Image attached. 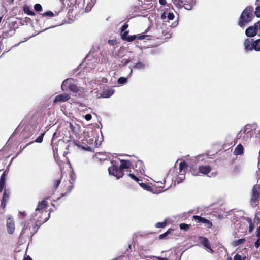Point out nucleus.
Wrapping results in <instances>:
<instances>
[{
    "label": "nucleus",
    "mask_w": 260,
    "mask_h": 260,
    "mask_svg": "<svg viewBox=\"0 0 260 260\" xmlns=\"http://www.w3.org/2000/svg\"><path fill=\"white\" fill-rule=\"evenodd\" d=\"M120 162V166L113 165L108 169L109 174L116 177L118 179L122 178L124 175L123 169H128L132 165L131 162L129 160L121 159Z\"/></svg>",
    "instance_id": "1"
},
{
    "label": "nucleus",
    "mask_w": 260,
    "mask_h": 260,
    "mask_svg": "<svg viewBox=\"0 0 260 260\" xmlns=\"http://www.w3.org/2000/svg\"><path fill=\"white\" fill-rule=\"evenodd\" d=\"M50 214H48V216L46 217L43 222H41L40 220L36 221L35 224L33 226V228H31V224L29 222H26L24 223V227L21 232V235H24L25 236H29L31 237L38 230L39 226L43 223L46 222L48 219L50 218Z\"/></svg>",
    "instance_id": "2"
},
{
    "label": "nucleus",
    "mask_w": 260,
    "mask_h": 260,
    "mask_svg": "<svg viewBox=\"0 0 260 260\" xmlns=\"http://www.w3.org/2000/svg\"><path fill=\"white\" fill-rule=\"evenodd\" d=\"M253 8L249 6L242 12L239 22L240 27L244 28L246 24L252 20L253 16Z\"/></svg>",
    "instance_id": "3"
},
{
    "label": "nucleus",
    "mask_w": 260,
    "mask_h": 260,
    "mask_svg": "<svg viewBox=\"0 0 260 260\" xmlns=\"http://www.w3.org/2000/svg\"><path fill=\"white\" fill-rule=\"evenodd\" d=\"M74 79L73 78H68L64 80L61 84V89L64 90L66 87H68L70 91L77 93L78 92H83L84 89L82 87H78L76 84L74 83Z\"/></svg>",
    "instance_id": "4"
},
{
    "label": "nucleus",
    "mask_w": 260,
    "mask_h": 260,
    "mask_svg": "<svg viewBox=\"0 0 260 260\" xmlns=\"http://www.w3.org/2000/svg\"><path fill=\"white\" fill-rule=\"evenodd\" d=\"M260 196V185H255L252 188L250 205L252 207L257 206L259 204Z\"/></svg>",
    "instance_id": "5"
},
{
    "label": "nucleus",
    "mask_w": 260,
    "mask_h": 260,
    "mask_svg": "<svg viewBox=\"0 0 260 260\" xmlns=\"http://www.w3.org/2000/svg\"><path fill=\"white\" fill-rule=\"evenodd\" d=\"M260 29V22L258 21L254 25L248 27L245 30L246 35L248 37L255 36L257 31Z\"/></svg>",
    "instance_id": "6"
},
{
    "label": "nucleus",
    "mask_w": 260,
    "mask_h": 260,
    "mask_svg": "<svg viewBox=\"0 0 260 260\" xmlns=\"http://www.w3.org/2000/svg\"><path fill=\"white\" fill-rule=\"evenodd\" d=\"M47 202L46 200H43L41 202H39L38 205L35 210V212L33 213L32 215V216L35 217L37 216L38 214V213H43L44 210L43 209H45L47 207Z\"/></svg>",
    "instance_id": "7"
},
{
    "label": "nucleus",
    "mask_w": 260,
    "mask_h": 260,
    "mask_svg": "<svg viewBox=\"0 0 260 260\" xmlns=\"http://www.w3.org/2000/svg\"><path fill=\"white\" fill-rule=\"evenodd\" d=\"M193 219L197 221V222L203 223L204 224V225L207 228L210 229L212 226V223L210 220L206 219L203 217H202L200 216L194 215L193 216Z\"/></svg>",
    "instance_id": "8"
},
{
    "label": "nucleus",
    "mask_w": 260,
    "mask_h": 260,
    "mask_svg": "<svg viewBox=\"0 0 260 260\" xmlns=\"http://www.w3.org/2000/svg\"><path fill=\"white\" fill-rule=\"evenodd\" d=\"M200 243L204 246L211 253H213V250L211 249L210 246V243L209 240L205 237L200 236L199 238Z\"/></svg>",
    "instance_id": "9"
},
{
    "label": "nucleus",
    "mask_w": 260,
    "mask_h": 260,
    "mask_svg": "<svg viewBox=\"0 0 260 260\" xmlns=\"http://www.w3.org/2000/svg\"><path fill=\"white\" fill-rule=\"evenodd\" d=\"M6 226L8 232L10 234H13L15 230V225L13 219L12 217H9L7 219Z\"/></svg>",
    "instance_id": "10"
},
{
    "label": "nucleus",
    "mask_w": 260,
    "mask_h": 260,
    "mask_svg": "<svg viewBox=\"0 0 260 260\" xmlns=\"http://www.w3.org/2000/svg\"><path fill=\"white\" fill-rule=\"evenodd\" d=\"M114 93V90L113 89H107L105 90L102 93H98V91L95 92L96 94V96L97 98H108L111 96Z\"/></svg>",
    "instance_id": "11"
},
{
    "label": "nucleus",
    "mask_w": 260,
    "mask_h": 260,
    "mask_svg": "<svg viewBox=\"0 0 260 260\" xmlns=\"http://www.w3.org/2000/svg\"><path fill=\"white\" fill-rule=\"evenodd\" d=\"M254 40L252 39H246L244 43V47L245 51H252L253 50V43Z\"/></svg>",
    "instance_id": "12"
},
{
    "label": "nucleus",
    "mask_w": 260,
    "mask_h": 260,
    "mask_svg": "<svg viewBox=\"0 0 260 260\" xmlns=\"http://www.w3.org/2000/svg\"><path fill=\"white\" fill-rule=\"evenodd\" d=\"M70 99V95L68 94H62L56 95L53 101V103L64 102Z\"/></svg>",
    "instance_id": "13"
},
{
    "label": "nucleus",
    "mask_w": 260,
    "mask_h": 260,
    "mask_svg": "<svg viewBox=\"0 0 260 260\" xmlns=\"http://www.w3.org/2000/svg\"><path fill=\"white\" fill-rule=\"evenodd\" d=\"M195 3V0H182V7L189 10L192 9Z\"/></svg>",
    "instance_id": "14"
},
{
    "label": "nucleus",
    "mask_w": 260,
    "mask_h": 260,
    "mask_svg": "<svg viewBox=\"0 0 260 260\" xmlns=\"http://www.w3.org/2000/svg\"><path fill=\"white\" fill-rule=\"evenodd\" d=\"M161 18L164 21L166 22L168 20H173L174 18V15L173 13L165 12L161 14Z\"/></svg>",
    "instance_id": "15"
},
{
    "label": "nucleus",
    "mask_w": 260,
    "mask_h": 260,
    "mask_svg": "<svg viewBox=\"0 0 260 260\" xmlns=\"http://www.w3.org/2000/svg\"><path fill=\"white\" fill-rule=\"evenodd\" d=\"M199 170L200 173L207 175L211 170V168L209 166H199Z\"/></svg>",
    "instance_id": "16"
},
{
    "label": "nucleus",
    "mask_w": 260,
    "mask_h": 260,
    "mask_svg": "<svg viewBox=\"0 0 260 260\" xmlns=\"http://www.w3.org/2000/svg\"><path fill=\"white\" fill-rule=\"evenodd\" d=\"M144 166L143 162L141 160H138L136 164V171L142 173V172L144 171Z\"/></svg>",
    "instance_id": "17"
},
{
    "label": "nucleus",
    "mask_w": 260,
    "mask_h": 260,
    "mask_svg": "<svg viewBox=\"0 0 260 260\" xmlns=\"http://www.w3.org/2000/svg\"><path fill=\"white\" fill-rule=\"evenodd\" d=\"M243 153V147L241 144H238L237 146L235 149L234 153V154L238 155H241Z\"/></svg>",
    "instance_id": "18"
},
{
    "label": "nucleus",
    "mask_w": 260,
    "mask_h": 260,
    "mask_svg": "<svg viewBox=\"0 0 260 260\" xmlns=\"http://www.w3.org/2000/svg\"><path fill=\"white\" fill-rule=\"evenodd\" d=\"M93 83L95 84V85L96 84L98 86L99 85H101V78H97L94 80H92L90 83V85L92 88H93L94 89H97L96 86L93 85Z\"/></svg>",
    "instance_id": "19"
},
{
    "label": "nucleus",
    "mask_w": 260,
    "mask_h": 260,
    "mask_svg": "<svg viewBox=\"0 0 260 260\" xmlns=\"http://www.w3.org/2000/svg\"><path fill=\"white\" fill-rule=\"evenodd\" d=\"M95 2V0H86L84 1V3H86L87 6L86 7V10L89 11L94 6Z\"/></svg>",
    "instance_id": "20"
},
{
    "label": "nucleus",
    "mask_w": 260,
    "mask_h": 260,
    "mask_svg": "<svg viewBox=\"0 0 260 260\" xmlns=\"http://www.w3.org/2000/svg\"><path fill=\"white\" fill-rule=\"evenodd\" d=\"M147 66V63L145 62H139L135 64L133 68H137L138 69H144Z\"/></svg>",
    "instance_id": "21"
},
{
    "label": "nucleus",
    "mask_w": 260,
    "mask_h": 260,
    "mask_svg": "<svg viewBox=\"0 0 260 260\" xmlns=\"http://www.w3.org/2000/svg\"><path fill=\"white\" fill-rule=\"evenodd\" d=\"M253 45H254L253 50L256 51H260V39L254 40Z\"/></svg>",
    "instance_id": "22"
},
{
    "label": "nucleus",
    "mask_w": 260,
    "mask_h": 260,
    "mask_svg": "<svg viewBox=\"0 0 260 260\" xmlns=\"http://www.w3.org/2000/svg\"><path fill=\"white\" fill-rule=\"evenodd\" d=\"M58 13H59V12H55V13H53L52 12H51L50 11H48L44 13H42L41 15L44 17H52L58 15Z\"/></svg>",
    "instance_id": "23"
},
{
    "label": "nucleus",
    "mask_w": 260,
    "mask_h": 260,
    "mask_svg": "<svg viewBox=\"0 0 260 260\" xmlns=\"http://www.w3.org/2000/svg\"><path fill=\"white\" fill-rule=\"evenodd\" d=\"M23 11L25 13L27 14L28 15L34 16L35 15V13L33 11L30 10L29 7L27 5H25L24 6Z\"/></svg>",
    "instance_id": "24"
},
{
    "label": "nucleus",
    "mask_w": 260,
    "mask_h": 260,
    "mask_svg": "<svg viewBox=\"0 0 260 260\" xmlns=\"http://www.w3.org/2000/svg\"><path fill=\"white\" fill-rule=\"evenodd\" d=\"M245 241H246L245 239L242 238V239L234 241L233 242L232 245H233V246L236 247V246H237L238 245L243 244Z\"/></svg>",
    "instance_id": "25"
},
{
    "label": "nucleus",
    "mask_w": 260,
    "mask_h": 260,
    "mask_svg": "<svg viewBox=\"0 0 260 260\" xmlns=\"http://www.w3.org/2000/svg\"><path fill=\"white\" fill-rule=\"evenodd\" d=\"M139 185L141 187H142L143 189L149 191H152V189L150 186H149L147 185L145 183H139Z\"/></svg>",
    "instance_id": "26"
},
{
    "label": "nucleus",
    "mask_w": 260,
    "mask_h": 260,
    "mask_svg": "<svg viewBox=\"0 0 260 260\" xmlns=\"http://www.w3.org/2000/svg\"><path fill=\"white\" fill-rule=\"evenodd\" d=\"M6 181V178L0 177V192H1L5 187Z\"/></svg>",
    "instance_id": "27"
},
{
    "label": "nucleus",
    "mask_w": 260,
    "mask_h": 260,
    "mask_svg": "<svg viewBox=\"0 0 260 260\" xmlns=\"http://www.w3.org/2000/svg\"><path fill=\"white\" fill-rule=\"evenodd\" d=\"M172 2L179 8L182 7V0H172Z\"/></svg>",
    "instance_id": "28"
},
{
    "label": "nucleus",
    "mask_w": 260,
    "mask_h": 260,
    "mask_svg": "<svg viewBox=\"0 0 260 260\" xmlns=\"http://www.w3.org/2000/svg\"><path fill=\"white\" fill-rule=\"evenodd\" d=\"M9 198V193L5 189L2 200L7 202Z\"/></svg>",
    "instance_id": "29"
},
{
    "label": "nucleus",
    "mask_w": 260,
    "mask_h": 260,
    "mask_svg": "<svg viewBox=\"0 0 260 260\" xmlns=\"http://www.w3.org/2000/svg\"><path fill=\"white\" fill-rule=\"evenodd\" d=\"M127 82V78L125 77H120L118 79L117 82L120 84H123L126 83Z\"/></svg>",
    "instance_id": "30"
},
{
    "label": "nucleus",
    "mask_w": 260,
    "mask_h": 260,
    "mask_svg": "<svg viewBox=\"0 0 260 260\" xmlns=\"http://www.w3.org/2000/svg\"><path fill=\"white\" fill-rule=\"evenodd\" d=\"M171 230L169 229L167 232L164 233V234L160 235L159 236V239H165L167 237V236L169 235V234L170 233V232Z\"/></svg>",
    "instance_id": "31"
},
{
    "label": "nucleus",
    "mask_w": 260,
    "mask_h": 260,
    "mask_svg": "<svg viewBox=\"0 0 260 260\" xmlns=\"http://www.w3.org/2000/svg\"><path fill=\"white\" fill-rule=\"evenodd\" d=\"M148 37H149L148 35L142 34V35L138 36V37H137V39L140 40H144V39H146L147 40H148L149 39Z\"/></svg>",
    "instance_id": "32"
},
{
    "label": "nucleus",
    "mask_w": 260,
    "mask_h": 260,
    "mask_svg": "<svg viewBox=\"0 0 260 260\" xmlns=\"http://www.w3.org/2000/svg\"><path fill=\"white\" fill-rule=\"evenodd\" d=\"M137 38V35L129 36L126 38V40L127 42H132Z\"/></svg>",
    "instance_id": "33"
},
{
    "label": "nucleus",
    "mask_w": 260,
    "mask_h": 260,
    "mask_svg": "<svg viewBox=\"0 0 260 260\" xmlns=\"http://www.w3.org/2000/svg\"><path fill=\"white\" fill-rule=\"evenodd\" d=\"M179 226L181 230H184L185 231L187 230L189 228V225L185 223H181Z\"/></svg>",
    "instance_id": "34"
},
{
    "label": "nucleus",
    "mask_w": 260,
    "mask_h": 260,
    "mask_svg": "<svg viewBox=\"0 0 260 260\" xmlns=\"http://www.w3.org/2000/svg\"><path fill=\"white\" fill-rule=\"evenodd\" d=\"M34 9L37 12H40V11H41L42 10V6H41V5L40 4H36L34 6Z\"/></svg>",
    "instance_id": "35"
},
{
    "label": "nucleus",
    "mask_w": 260,
    "mask_h": 260,
    "mask_svg": "<svg viewBox=\"0 0 260 260\" xmlns=\"http://www.w3.org/2000/svg\"><path fill=\"white\" fill-rule=\"evenodd\" d=\"M44 135V133L42 134L35 140V142L37 143H41L43 141Z\"/></svg>",
    "instance_id": "36"
},
{
    "label": "nucleus",
    "mask_w": 260,
    "mask_h": 260,
    "mask_svg": "<svg viewBox=\"0 0 260 260\" xmlns=\"http://www.w3.org/2000/svg\"><path fill=\"white\" fill-rule=\"evenodd\" d=\"M166 223L165 222H157L155 224V226L157 228H162L166 226Z\"/></svg>",
    "instance_id": "37"
},
{
    "label": "nucleus",
    "mask_w": 260,
    "mask_h": 260,
    "mask_svg": "<svg viewBox=\"0 0 260 260\" xmlns=\"http://www.w3.org/2000/svg\"><path fill=\"white\" fill-rule=\"evenodd\" d=\"M128 176L133 179H134V180H135L136 182L139 183L140 181L139 179L137 178L134 174L129 173L128 174Z\"/></svg>",
    "instance_id": "38"
},
{
    "label": "nucleus",
    "mask_w": 260,
    "mask_h": 260,
    "mask_svg": "<svg viewBox=\"0 0 260 260\" xmlns=\"http://www.w3.org/2000/svg\"><path fill=\"white\" fill-rule=\"evenodd\" d=\"M186 166V162H181L179 164V169L180 172H181L183 169H184Z\"/></svg>",
    "instance_id": "39"
},
{
    "label": "nucleus",
    "mask_w": 260,
    "mask_h": 260,
    "mask_svg": "<svg viewBox=\"0 0 260 260\" xmlns=\"http://www.w3.org/2000/svg\"><path fill=\"white\" fill-rule=\"evenodd\" d=\"M255 14L257 17H260V6L256 8Z\"/></svg>",
    "instance_id": "40"
},
{
    "label": "nucleus",
    "mask_w": 260,
    "mask_h": 260,
    "mask_svg": "<svg viewBox=\"0 0 260 260\" xmlns=\"http://www.w3.org/2000/svg\"><path fill=\"white\" fill-rule=\"evenodd\" d=\"M128 32L127 31H124L123 34H121V38L123 40H126V38H127V35Z\"/></svg>",
    "instance_id": "41"
},
{
    "label": "nucleus",
    "mask_w": 260,
    "mask_h": 260,
    "mask_svg": "<svg viewBox=\"0 0 260 260\" xmlns=\"http://www.w3.org/2000/svg\"><path fill=\"white\" fill-rule=\"evenodd\" d=\"M254 246L256 248H258L260 246V238H258V239L254 243Z\"/></svg>",
    "instance_id": "42"
},
{
    "label": "nucleus",
    "mask_w": 260,
    "mask_h": 260,
    "mask_svg": "<svg viewBox=\"0 0 260 260\" xmlns=\"http://www.w3.org/2000/svg\"><path fill=\"white\" fill-rule=\"evenodd\" d=\"M241 171V169L239 167L236 166L234 168V172L235 173H238Z\"/></svg>",
    "instance_id": "43"
},
{
    "label": "nucleus",
    "mask_w": 260,
    "mask_h": 260,
    "mask_svg": "<svg viewBox=\"0 0 260 260\" xmlns=\"http://www.w3.org/2000/svg\"><path fill=\"white\" fill-rule=\"evenodd\" d=\"M60 183V180L58 179L55 181L54 182V187L55 189L57 188V187L59 186V185Z\"/></svg>",
    "instance_id": "44"
},
{
    "label": "nucleus",
    "mask_w": 260,
    "mask_h": 260,
    "mask_svg": "<svg viewBox=\"0 0 260 260\" xmlns=\"http://www.w3.org/2000/svg\"><path fill=\"white\" fill-rule=\"evenodd\" d=\"M234 260H242V258L240 255L236 254L234 257Z\"/></svg>",
    "instance_id": "45"
},
{
    "label": "nucleus",
    "mask_w": 260,
    "mask_h": 260,
    "mask_svg": "<svg viewBox=\"0 0 260 260\" xmlns=\"http://www.w3.org/2000/svg\"><path fill=\"white\" fill-rule=\"evenodd\" d=\"M8 171H7V170H5L3 173V174H2L1 177V178H6V177L8 175Z\"/></svg>",
    "instance_id": "46"
},
{
    "label": "nucleus",
    "mask_w": 260,
    "mask_h": 260,
    "mask_svg": "<svg viewBox=\"0 0 260 260\" xmlns=\"http://www.w3.org/2000/svg\"><path fill=\"white\" fill-rule=\"evenodd\" d=\"M85 119L87 120V121H89L91 120V118H92V116L90 114H87L86 115H85V117H84Z\"/></svg>",
    "instance_id": "47"
},
{
    "label": "nucleus",
    "mask_w": 260,
    "mask_h": 260,
    "mask_svg": "<svg viewBox=\"0 0 260 260\" xmlns=\"http://www.w3.org/2000/svg\"><path fill=\"white\" fill-rule=\"evenodd\" d=\"M128 25L127 24H124L122 27H121V31H124L125 29H126L128 27Z\"/></svg>",
    "instance_id": "48"
},
{
    "label": "nucleus",
    "mask_w": 260,
    "mask_h": 260,
    "mask_svg": "<svg viewBox=\"0 0 260 260\" xmlns=\"http://www.w3.org/2000/svg\"><path fill=\"white\" fill-rule=\"evenodd\" d=\"M101 83H106L108 82V80L105 78H101Z\"/></svg>",
    "instance_id": "49"
},
{
    "label": "nucleus",
    "mask_w": 260,
    "mask_h": 260,
    "mask_svg": "<svg viewBox=\"0 0 260 260\" xmlns=\"http://www.w3.org/2000/svg\"><path fill=\"white\" fill-rule=\"evenodd\" d=\"M129 62V60L128 59H124L122 61V63H123V65H126Z\"/></svg>",
    "instance_id": "50"
},
{
    "label": "nucleus",
    "mask_w": 260,
    "mask_h": 260,
    "mask_svg": "<svg viewBox=\"0 0 260 260\" xmlns=\"http://www.w3.org/2000/svg\"><path fill=\"white\" fill-rule=\"evenodd\" d=\"M256 236L258 238H260V226L257 229V234Z\"/></svg>",
    "instance_id": "51"
},
{
    "label": "nucleus",
    "mask_w": 260,
    "mask_h": 260,
    "mask_svg": "<svg viewBox=\"0 0 260 260\" xmlns=\"http://www.w3.org/2000/svg\"><path fill=\"white\" fill-rule=\"evenodd\" d=\"M6 201H1V207L3 208H4L6 206Z\"/></svg>",
    "instance_id": "52"
},
{
    "label": "nucleus",
    "mask_w": 260,
    "mask_h": 260,
    "mask_svg": "<svg viewBox=\"0 0 260 260\" xmlns=\"http://www.w3.org/2000/svg\"><path fill=\"white\" fill-rule=\"evenodd\" d=\"M154 257H155L156 259H157L158 260H168L167 258H162V257H158V256H153Z\"/></svg>",
    "instance_id": "53"
},
{
    "label": "nucleus",
    "mask_w": 260,
    "mask_h": 260,
    "mask_svg": "<svg viewBox=\"0 0 260 260\" xmlns=\"http://www.w3.org/2000/svg\"><path fill=\"white\" fill-rule=\"evenodd\" d=\"M159 2L161 5H165L166 4V0H159Z\"/></svg>",
    "instance_id": "54"
},
{
    "label": "nucleus",
    "mask_w": 260,
    "mask_h": 260,
    "mask_svg": "<svg viewBox=\"0 0 260 260\" xmlns=\"http://www.w3.org/2000/svg\"><path fill=\"white\" fill-rule=\"evenodd\" d=\"M217 174V173L215 172V173H213L212 172L210 175H209L208 176L211 177H215L216 176V175Z\"/></svg>",
    "instance_id": "55"
},
{
    "label": "nucleus",
    "mask_w": 260,
    "mask_h": 260,
    "mask_svg": "<svg viewBox=\"0 0 260 260\" xmlns=\"http://www.w3.org/2000/svg\"><path fill=\"white\" fill-rule=\"evenodd\" d=\"M20 215H21L22 217H24L25 216V212H21L20 213Z\"/></svg>",
    "instance_id": "56"
},
{
    "label": "nucleus",
    "mask_w": 260,
    "mask_h": 260,
    "mask_svg": "<svg viewBox=\"0 0 260 260\" xmlns=\"http://www.w3.org/2000/svg\"><path fill=\"white\" fill-rule=\"evenodd\" d=\"M23 260H32L29 256L24 257Z\"/></svg>",
    "instance_id": "57"
},
{
    "label": "nucleus",
    "mask_w": 260,
    "mask_h": 260,
    "mask_svg": "<svg viewBox=\"0 0 260 260\" xmlns=\"http://www.w3.org/2000/svg\"><path fill=\"white\" fill-rule=\"evenodd\" d=\"M108 43H109L110 45H113V40H109V41H108Z\"/></svg>",
    "instance_id": "58"
},
{
    "label": "nucleus",
    "mask_w": 260,
    "mask_h": 260,
    "mask_svg": "<svg viewBox=\"0 0 260 260\" xmlns=\"http://www.w3.org/2000/svg\"><path fill=\"white\" fill-rule=\"evenodd\" d=\"M248 125H246L245 127V130H244V133H246V131L248 129Z\"/></svg>",
    "instance_id": "59"
},
{
    "label": "nucleus",
    "mask_w": 260,
    "mask_h": 260,
    "mask_svg": "<svg viewBox=\"0 0 260 260\" xmlns=\"http://www.w3.org/2000/svg\"><path fill=\"white\" fill-rule=\"evenodd\" d=\"M178 179H179L180 180V181H178V183H180V182H181L182 180H183L184 179H183V178H178Z\"/></svg>",
    "instance_id": "60"
},
{
    "label": "nucleus",
    "mask_w": 260,
    "mask_h": 260,
    "mask_svg": "<svg viewBox=\"0 0 260 260\" xmlns=\"http://www.w3.org/2000/svg\"><path fill=\"white\" fill-rule=\"evenodd\" d=\"M260 4V0H257L256 2V4Z\"/></svg>",
    "instance_id": "61"
},
{
    "label": "nucleus",
    "mask_w": 260,
    "mask_h": 260,
    "mask_svg": "<svg viewBox=\"0 0 260 260\" xmlns=\"http://www.w3.org/2000/svg\"><path fill=\"white\" fill-rule=\"evenodd\" d=\"M128 249H131V245H128V249H127V251H128Z\"/></svg>",
    "instance_id": "62"
},
{
    "label": "nucleus",
    "mask_w": 260,
    "mask_h": 260,
    "mask_svg": "<svg viewBox=\"0 0 260 260\" xmlns=\"http://www.w3.org/2000/svg\"><path fill=\"white\" fill-rule=\"evenodd\" d=\"M70 127L71 128H72L73 127V125L72 124H70Z\"/></svg>",
    "instance_id": "63"
},
{
    "label": "nucleus",
    "mask_w": 260,
    "mask_h": 260,
    "mask_svg": "<svg viewBox=\"0 0 260 260\" xmlns=\"http://www.w3.org/2000/svg\"><path fill=\"white\" fill-rule=\"evenodd\" d=\"M227 260H232V258L231 257H229Z\"/></svg>",
    "instance_id": "64"
}]
</instances>
